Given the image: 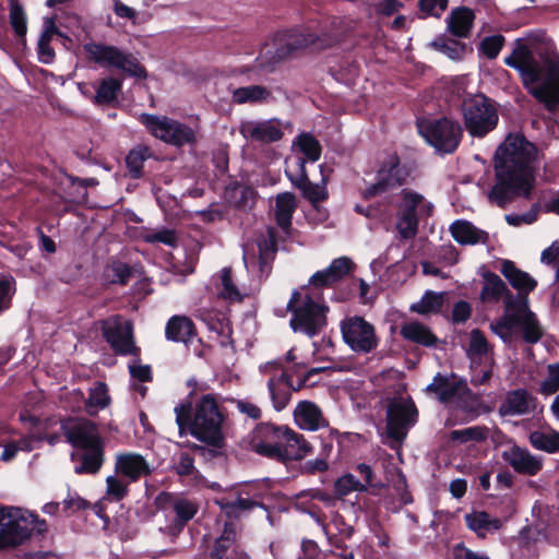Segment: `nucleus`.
Masks as SVG:
<instances>
[{
    "mask_svg": "<svg viewBox=\"0 0 559 559\" xmlns=\"http://www.w3.org/2000/svg\"><path fill=\"white\" fill-rule=\"evenodd\" d=\"M194 334V325L186 317H173L166 325V336L174 342L188 343Z\"/></svg>",
    "mask_w": 559,
    "mask_h": 559,
    "instance_id": "34",
    "label": "nucleus"
},
{
    "mask_svg": "<svg viewBox=\"0 0 559 559\" xmlns=\"http://www.w3.org/2000/svg\"><path fill=\"white\" fill-rule=\"evenodd\" d=\"M355 264L347 257H340L334 259L331 264L321 271L316 272L308 282V288L310 290H320L328 288L343 280L348 275Z\"/></svg>",
    "mask_w": 559,
    "mask_h": 559,
    "instance_id": "19",
    "label": "nucleus"
},
{
    "mask_svg": "<svg viewBox=\"0 0 559 559\" xmlns=\"http://www.w3.org/2000/svg\"><path fill=\"white\" fill-rule=\"evenodd\" d=\"M175 469L178 475L180 476H191L194 474V461L192 456L187 453L182 452L179 455V460L175 465Z\"/></svg>",
    "mask_w": 559,
    "mask_h": 559,
    "instance_id": "62",
    "label": "nucleus"
},
{
    "mask_svg": "<svg viewBox=\"0 0 559 559\" xmlns=\"http://www.w3.org/2000/svg\"><path fill=\"white\" fill-rule=\"evenodd\" d=\"M538 163L535 144L521 134H509L495 154L496 182L488 193L489 201L504 207L518 197L528 198Z\"/></svg>",
    "mask_w": 559,
    "mask_h": 559,
    "instance_id": "1",
    "label": "nucleus"
},
{
    "mask_svg": "<svg viewBox=\"0 0 559 559\" xmlns=\"http://www.w3.org/2000/svg\"><path fill=\"white\" fill-rule=\"evenodd\" d=\"M47 531L44 520L27 509L0 507V550H9L23 545L34 532Z\"/></svg>",
    "mask_w": 559,
    "mask_h": 559,
    "instance_id": "6",
    "label": "nucleus"
},
{
    "mask_svg": "<svg viewBox=\"0 0 559 559\" xmlns=\"http://www.w3.org/2000/svg\"><path fill=\"white\" fill-rule=\"evenodd\" d=\"M236 539V531L233 525H225L222 536L216 540L212 551V559H228V551Z\"/></svg>",
    "mask_w": 559,
    "mask_h": 559,
    "instance_id": "49",
    "label": "nucleus"
},
{
    "mask_svg": "<svg viewBox=\"0 0 559 559\" xmlns=\"http://www.w3.org/2000/svg\"><path fill=\"white\" fill-rule=\"evenodd\" d=\"M462 115L465 129L473 138H484L496 129L499 121L493 102L483 94L464 99Z\"/></svg>",
    "mask_w": 559,
    "mask_h": 559,
    "instance_id": "8",
    "label": "nucleus"
},
{
    "mask_svg": "<svg viewBox=\"0 0 559 559\" xmlns=\"http://www.w3.org/2000/svg\"><path fill=\"white\" fill-rule=\"evenodd\" d=\"M69 443L75 448L88 449L103 442L96 425L87 419H72L62 424Z\"/></svg>",
    "mask_w": 559,
    "mask_h": 559,
    "instance_id": "17",
    "label": "nucleus"
},
{
    "mask_svg": "<svg viewBox=\"0 0 559 559\" xmlns=\"http://www.w3.org/2000/svg\"><path fill=\"white\" fill-rule=\"evenodd\" d=\"M353 491H366V484H362L353 474L343 475L334 484V492L338 497H344Z\"/></svg>",
    "mask_w": 559,
    "mask_h": 559,
    "instance_id": "54",
    "label": "nucleus"
},
{
    "mask_svg": "<svg viewBox=\"0 0 559 559\" xmlns=\"http://www.w3.org/2000/svg\"><path fill=\"white\" fill-rule=\"evenodd\" d=\"M535 399L525 389L510 391L499 406L502 416H520L531 413Z\"/></svg>",
    "mask_w": 559,
    "mask_h": 559,
    "instance_id": "24",
    "label": "nucleus"
},
{
    "mask_svg": "<svg viewBox=\"0 0 559 559\" xmlns=\"http://www.w3.org/2000/svg\"><path fill=\"white\" fill-rule=\"evenodd\" d=\"M502 460L521 475L535 476L544 466L542 456L532 454L526 448L511 444L501 452Z\"/></svg>",
    "mask_w": 559,
    "mask_h": 559,
    "instance_id": "18",
    "label": "nucleus"
},
{
    "mask_svg": "<svg viewBox=\"0 0 559 559\" xmlns=\"http://www.w3.org/2000/svg\"><path fill=\"white\" fill-rule=\"evenodd\" d=\"M140 121L154 138L177 147L195 144L200 130L198 123L188 126L167 116L143 114Z\"/></svg>",
    "mask_w": 559,
    "mask_h": 559,
    "instance_id": "7",
    "label": "nucleus"
},
{
    "mask_svg": "<svg viewBox=\"0 0 559 559\" xmlns=\"http://www.w3.org/2000/svg\"><path fill=\"white\" fill-rule=\"evenodd\" d=\"M179 431L188 426L192 436L201 441L217 444L222 438L224 415L214 394H204L195 402L193 414L190 403L175 407Z\"/></svg>",
    "mask_w": 559,
    "mask_h": 559,
    "instance_id": "3",
    "label": "nucleus"
},
{
    "mask_svg": "<svg viewBox=\"0 0 559 559\" xmlns=\"http://www.w3.org/2000/svg\"><path fill=\"white\" fill-rule=\"evenodd\" d=\"M419 219L416 215H409L397 211L396 230L401 240H409L418 233Z\"/></svg>",
    "mask_w": 559,
    "mask_h": 559,
    "instance_id": "44",
    "label": "nucleus"
},
{
    "mask_svg": "<svg viewBox=\"0 0 559 559\" xmlns=\"http://www.w3.org/2000/svg\"><path fill=\"white\" fill-rule=\"evenodd\" d=\"M520 328L522 338L528 344H536L544 335L543 326L536 314L528 307V299L509 296L507 311L490 323V330L503 342L513 337V329Z\"/></svg>",
    "mask_w": 559,
    "mask_h": 559,
    "instance_id": "4",
    "label": "nucleus"
},
{
    "mask_svg": "<svg viewBox=\"0 0 559 559\" xmlns=\"http://www.w3.org/2000/svg\"><path fill=\"white\" fill-rule=\"evenodd\" d=\"M295 187L300 189L304 197L312 203L321 202L328 195L324 179L322 183H312L307 177L304 182H298Z\"/></svg>",
    "mask_w": 559,
    "mask_h": 559,
    "instance_id": "53",
    "label": "nucleus"
},
{
    "mask_svg": "<svg viewBox=\"0 0 559 559\" xmlns=\"http://www.w3.org/2000/svg\"><path fill=\"white\" fill-rule=\"evenodd\" d=\"M418 419V411L411 397L394 399L386 411V438L391 449H397Z\"/></svg>",
    "mask_w": 559,
    "mask_h": 559,
    "instance_id": "10",
    "label": "nucleus"
},
{
    "mask_svg": "<svg viewBox=\"0 0 559 559\" xmlns=\"http://www.w3.org/2000/svg\"><path fill=\"white\" fill-rule=\"evenodd\" d=\"M509 296L515 297L508 288L506 283L495 273H487L484 276V285L480 298L485 302H497L501 298L504 301V311H507V302Z\"/></svg>",
    "mask_w": 559,
    "mask_h": 559,
    "instance_id": "28",
    "label": "nucleus"
},
{
    "mask_svg": "<svg viewBox=\"0 0 559 559\" xmlns=\"http://www.w3.org/2000/svg\"><path fill=\"white\" fill-rule=\"evenodd\" d=\"M148 157L150 150L145 146H138L129 152L126 163L133 178H139L142 175L143 164Z\"/></svg>",
    "mask_w": 559,
    "mask_h": 559,
    "instance_id": "50",
    "label": "nucleus"
},
{
    "mask_svg": "<svg viewBox=\"0 0 559 559\" xmlns=\"http://www.w3.org/2000/svg\"><path fill=\"white\" fill-rule=\"evenodd\" d=\"M283 40H285L287 52L314 44V37L312 34H305L297 29L287 32L284 37H282V41Z\"/></svg>",
    "mask_w": 559,
    "mask_h": 559,
    "instance_id": "55",
    "label": "nucleus"
},
{
    "mask_svg": "<svg viewBox=\"0 0 559 559\" xmlns=\"http://www.w3.org/2000/svg\"><path fill=\"white\" fill-rule=\"evenodd\" d=\"M122 87V81L117 78L104 79L95 95V102L98 104H108L116 99Z\"/></svg>",
    "mask_w": 559,
    "mask_h": 559,
    "instance_id": "45",
    "label": "nucleus"
},
{
    "mask_svg": "<svg viewBox=\"0 0 559 559\" xmlns=\"http://www.w3.org/2000/svg\"><path fill=\"white\" fill-rule=\"evenodd\" d=\"M293 415L295 424L302 430L317 431L329 426L321 408L311 401H300Z\"/></svg>",
    "mask_w": 559,
    "mask_h": 559,
    "instance_id": "21",
    "label": "nucleus"
},
{
    "mask_svg": "<svg viewBox=\"0 0 559 559\" xmlns=\"http://www.w3.org/2000/svg\"><path fill=\"white\" fill-rule=\"evenodd\" d=\"M340 329L344 343L357 354H368L378 346L374 326L362 317L345 318Z\"/></svg>",
    "mask_w": 559,
    "mask_h": 559,
    "instance_id": "14",
    "label": "nucleus"
},
{
    "mask_svg": "<svg viewBox=\"0 0 559 559\" xmlns=\"http://www.w3.org/2000/svg\"><path fill=\"white\" fill-rule=\"evenodd\" d=\"M285 174L294 186L298 182H304L308 177L306 158L293 152L285 160Z\"/></svg>",
    "mask_w": 559,
    "mask_h": 559,
    "instance_id": "42",
    "label": "nucleus"
},
{
    "mask_svg": "<svg viewBox=\"0 0 559 559\" xmlns=\"http://www.w3.org/2000/svg\"><path fill=\"white\" fill-rule=\"evenodd\" d=\"M217 294L221 298L229 301H241L248 295L249 289L246 284H236L231 277L230 269H223L217 283Z\"/></svg>",
    "mask_w": 559,
    "mask_h": 559,
    "instance_id": "31",
    "label": "nucleus"
},
{
    "mask_svg": "<svg viewBox=\"0 0 559 559\" xmlns=\"http://www.w3.org/2000/svg\"><path fill=\"white\" fill-rule=\"evenodd\" d=\"M316 290H295L287 304V310L292 313L289 325L294 332L304 333L310 337L321 333L328 325L329 306L320 301Z\"/></svg>",
    "mask_w": 559,
    "mask_h": 559,
    "instance_id": "5",
    "label": "nucleus"
},
{
    "mask_svg": "<svg viewBox=\"0 0 559 559\" xmlns=\"http://www.w3.org/2000/svg\"><path fill=\"white\" fill-rule=\"evenodd\" d=\"M84 50L88 60L104 68H114L130 76L143 78L146 74L132 53L116 46L88 43L84 45Z\"/></svg>",
    "mask_w": 559,
    "mask_h": 559,
    "instance_id": "9",
    "label": "nucleus"
},
{
    "mask_svg": "<svg viewBox=\"0 0 559 559\" xmlns=\"http://www.w3.org/2000/svg\"><path fill=\"white\" fill-rule=\"evenodd\" d=\"M115 472L132 483L148 475L151 473V467L141 454L126 452L117 454Z\"/></svg>",
    "mask_w": 559,
    "mask_h": 559,
    "instance_id": "20",
    "label": "nucleus"
},
{
    "mask_svg": "<svg viewBox=\"0 0 559 559\" xmlns=\"http://www.w3.org/2000/svg\"><path fill=\"white\" fill-rule=\"evenodd\" d=\"M501 273L508 280L510 285L518 290L515 298L527 299V295L533 292L537 282L527 272L515 266L510 260H504L501 265Z\"/></svg>",
    "mask_w": 559,
    "mask_h": 559,
    "instance_id": "23",
    "label": "nucleus"
},
{
    "mask_svg": "<svg viewBox=\"0 0 559 559\" xmlns=\"http://www.w3.org/2000/svg\"><path fill=\"white\" fill-rule=\"evenodd\" d=\"M453 556L454 559H490L484 552L474 551L464 544H457L454 546Z\"/></svg>",
    "mask_w": 559,
    "mask_h": 559,
    "instance_id": "64",
    "label": "nucleus"
},
{
    "mask_svg": "<svg viewBox=\"0 0 559 559\" xmlns=\"http://www.w3.org/2000/svg\"><path fill=\"white\" fill-rule=\"evenodd\" d=\"M103 334L114 350L121 355L135 354L132 324L121 317H111L103 322Z\"/></svg>",
    "mask_w": 559,
    "mask_h": 559,
    "instance_id": "15",
    "label": "nucleus"
},
{
    "mask_svg": "<svg viewBox=\"0 0 559 559\" xmlns=\"http://www.w3.org/2000/svg\"><path fill=\"white\" fill-rule=\"evenodd\" d=\"M448 0H419L423 12L439 17L448 8Z\"/></svg>",
    "mask_w": 559,
    "mask_h": 559,
    "instance_id": "60",
    "label": "nucleus"
},
{
    "mask_svg": "<svg viewBox=\"0 0 559 559\" xmlns=\"http://www.w3.org/2000/svg\"><path fill=\"white\" fill-rule=\"evenodd\" d=\"M180 525L191 520L198 511V506L188 499L176 498L171 503Z\"/></svg>",
    "mask_w": 559,
    "mask_h": 559,
    "instance_id": "56",
    "label": "nucleus"
},
{
    "mask_svg": "<svg viewBox=\"0 0 559 559\" xmlns=\"http://www.w3.org/2000/svg\"><path fill=\"white\" fill-rule=\"evenodd\" d=\"M432 45L451 59H457L464 51L465 46L456 40L438 38Z\"/></svg>",
    "mask_w": 559,
    "mask_h": 559,
    "instance_id": "58",
    "label": "nucleus"
},
{
    "mask_svg": "<svg viewBox=\"0 0 559 559\" xmlns=\"http://www.w3.org/2000/svg\"><path fill=\"white\" fill-rule=\"evenodd\" d=\"M472 314V307L467 301L461 300L456 302L452 310V321L454 323L466 322Z\"/></svg>",
    "mask_w": 559,
    "mask_h": 559,
    "instance_id": "63",
    "label": "nucleus"
},
{
    "mask_svg": "<svg viewBox=\"0 0 559 559\" xmlns=\"http://www.w3.org/2000/svg\"><path fill=\"white\" fill-rule=\"evenodd\" d=\"M407 176L408 173L400 165L399 157L391 155L379 169L377 182L369 186L364 195L365 198H372L395 189L406 181Z\"/></svg>",
    "mask_w": 559,
    "mask_h": 559,
    "instance_id": "16",
    "label": "nucleus"
},
{
    "mask_svg": "<svg viewBox=\"0 0 559 559\" xmlns=\"http://www.w3.org/2000/svg\"><path fill=\"white\" fill-rule=\"evenodd\" d=\"M140 238L147 243H163L168 247H175L178 238L174 229L160 227L156 229H143Z\"/></svg>",
    "mask_w": 559,
    "mask_h": 559,
    "instance_id": "41",
    "label": "nucleus"
},
{
    "mask_svg": "<svg viewBox=\"0 0 559 559\" xmlns=\"http://www.w3.org/2000/svg\"><path fill=\"white\" fill-rule=\"evenodd\" d=\"M488 437V429L486 427L474 426L467 427L460 430H452L450 432V439L460 443L468 441H484Z\"/></svg>",
    "mask_w": 559,
    "mask_h": 559,
    "instance_id": "51",
    "label": "nucleus"
},
{
    "mask_svg": "<svg viewBox=\"0 0 559 559\" xmlns=\"http://www.w3.org/2000/svg\"><path fill=\"white\" fill-rule=\"evenodd\" d=\"M425 392L443 404H453L462 409L467 408L468 402L475 397L466 381L454 373H437Z\"/></svg>",
    "mask_w": 559,
    "mask_h": 559,
    "instance_id": "12",
    "label": "nucleus"
},
{
    "mask_svg": "<svg viewBox=\"0 0 559 559\" xmlns=\"http://www.w3.org/2000/svg\"><path fill=\"white\" fill-rule=\"evenodd\" d=\"M466 526L476 533L480 538H485L488 533L497 532L502 526V521L493 518L484 511H473L464 516Z\"/></svg>",
    "mask_w": 559,
    "mask_h": 559,
    "instance_id": "30",
    "label": "nucleus"
},
{
    "mask_svg": "<svg viewBox=\"0 0 559 559\" xmlns=\"http://www.w3.org/2000/svg\"><path fill=\"white\" fill-rule=\"evenodd\" d=\"M297 206L296 197L293 193H282V242L285 240L284 236L290 237L292 229V214Z\"/></svg>",
    "mask_w": 559,
    "mask_h": 559,
    "instance_id": "48",
    "label": "nucleus"
},
{
    "mask_svg": "<svg viewBox=\"0 0 559 559\" xmlns=\"http://www.w3.org/2000/svg\"><path fill=\"white\" fill-rule=\"evenodd\" d=\"M312 450L306 438L290 428H282V460H301Z\"/></svg>",
    "mask_w": 559,
    "mask_h": 559,
    "instance_id": "25",
    "label": "nucleus"
},
{
    "mask_svg": "<svg viewBox=\"0 0 559 559\" xmlns=\"http://www.w3.org/2000/svg\"><path fill=\"white\" fill-rule=\"evenodd\" d=\"M240 133L246 139L259 142H273L280 139V121L270 119L264 121H243Z\"/></svg>",
    "mask_w": 559,
    "mask_h": 559,
    "instance_id": "22",
    "label": "nucleus"
},
{
    "mask_svg": "<svg viewBox=\"0 0 559 559\" xmlns=\"http://www.w3.org/2000/svg\"><path fill=\"white\" fill-rule=\"evenodd\" d=\"M35 437L25 436L17 442H9L4 445L3 451L0 455V460L9 462L13 460L19 451L31 452L34 449Z\"/></svg>",
    "mask_w": 559,
    "mask_h": 559,
    "instance_id": "52",
    "label": "nucleus"
},
{
    "mask_svg": "<svg viewBox=\"0 0 559 559\" xmlns=\"http://www.w3.org/2000/svg\"><path fill=\"white\" fill-rule=\"evenodd\" d=\"M503 43L504 38L502 35L489 36L481 40L480 49L486 57L495 59L499 55Z\"/></svg>",
    "mask_w": 559,
    "mask_h": 559,
    "instance_id": "59",
    "label": "nucleus"
},
{
    "mask_svg": "<svg viewBox=\"0 0 559 559\" xmlns=\"http://www.w3.org/2000/svg\"><path fill=\"white\" fill-rule=\"evenodd\" d=\"M474 19V12L471 9L456 8L447 17L448 31L455 37L466 38L473 28Z\"/></svg>",
    "mask_w": 559,
    "mask_h": 559,
    "instance_id": "29",
    "label": "nucleus"
},
{
    "mask_svg": "<svg viewBox=\"0 0 559 559\" xmlns=\"http://www.w3.org/2000/svg\"><path fill=\"white\" fill-rule=\"evenodd\" d=\"M292 150L296 154H302L306 159L314 163L320 159L322 146L311 133H300L293 141Z\"/></svg>",
    "mask_w": 559,
    "mask_h": 559,
    "instance_id": "33",
    "label": "nucleus"
},
{
    "mask_svg": "<svg viewBox=\"0 0 559 559\" xmlns=\"http://www.w3.org/2000/svg\"><path fill=\"white\" fill-rule=\"evenodd\" d=\"M504 63L519 71L531 94L549 110L559 105V62L536 59L528 46L518 39Z\"/></svg>",
    "mask_w": 559,
    "mask_h": 559,
    "instance_id": "2",
    "label": "nucleus"
},
{
    "mask_svg": "<svg viewBox=\"0 0 559 559\" xmlns=\"http://www.w3.org/2000/svg\"><path fill=\"white\" fill-rule=\"evenodd\" d=\"M110 403L107 386L103 382L95 383L90 389L88 397L85 400L84 409L88 415H97Z\"/></svg>",
    "mask_w": 559,
    "mask_h": 559,
    "instance_id": "37",
    "label": "nucleus"
},
{
    "mask_svg": "<svg viewBox=\"0 0 559 559\" xmlns=\"http://www.w3.org/2000/svg\"><path fill=\"white\" fill-rule=\"evenodd\" d=\"M130 481L120 474L109 475L106 478V496L109 501H120L128 493V486Z\"/></svg>",
    "mask_w": 559,
    "mask_h": 559,
    "instance_id": "43",
    "label": "nucleus"
},
{
    "mask_svg": "<svg viewBox=\"0 0 559 559\" xmlns=\"http://www.w3.org/2000/svg\"><path fill=\"white\" fill-rule=\"evenodd\" d=\"M269 96L270 91L267 88L260 85H250L236 88L233 92L231 99L236 104H254L266 100Z\"/></svg>",
    "mask_w": 559,
    "mask_h": 559,
    "instance_id": "39",
    "label": "nucleus"
},
{
    "mask_svg": "<svg viewBox=\"0 0 559 559\" xmlns=\"http://www.w3.org/2000/svg\"><path fill=\"white\" fill-rule=\"evenodd\" d=\"M559 257V240H555L549 247L543 250L540 261L547 265H554L557 267L556 278H559V266L557 265Z\"/></svg>",
    "mask_w": 559,
    "mask_h": 559,
    "instance_id": "61",
    "label": "nucleus"
},
{
    "mask_svg": "<svg viewBox=\"0 0 559 559\" xmlns=\"http://www.w3.org/2000/svg\"><path fill=\"white\" fill-rule=\"evenodd\" d=\"M81 463L74 466L76 474H96L104 463V443L83 449Z\"/></svg>",
    "mask_w": 559,
    "mask_h": 559,
    "instance_id": "35",
    "label": "nucleus"
},
{
    "mask_svg": "<svg viewBox=\"0 0 559 559\" xmlns=\"http://www.w3.org/2000/svg\"><path fill=\"white\" fill-rule=\"evenodd\" d=\"M9 17H10V24L12 28L14 29L15 34L24 38L27 32V17L26 13L19 2V0H9Z\"/></svg>",
    "mask_w": 559,
    "mask_h": 559,
    "instance_id": "47",
    "label": "nucleus"
},
{
    "mask_svg": "<svg viewBox=\"0 0 559 559\" xmlns=\"http://www.w3.org/2000/svg\"><path fill=\"white\" fill-rule=\"evenodd\" d=\"M276 250V233L273 229H267L255 240L246 241L242 246V260L247 272L259 277L269 274Z\"/></svg>",
    "mask_w": 559,
    "mask_h": 559,
    "instance_id": "11",
    "label": "nucleus"
},
{
    "mask_svg": "<svg viewBox=\"0 0 559 559\" xmlns=\"http://www.w3.org/2000/svg\"><path fill=\"white\" fill-rule=\"evenodd\" d=\"M454 240L461 245L486 243L488 233L474 226L471 222L457 219L450 226Z\"/></svg>",
    "mask_w": 559,
    "mask_h": 559,
    "instance_id": "27",
    "label": "nucleus"
},
{
    "mask_svg": "<svg viewBox=\"0 0 559 559\" xmlns=\"http://www.w3.org/2000/svg\"><path fill=\"white\" fill-rule=\"evenodd\" d=\"M468 355L472 359L486 358L490 360V364L493 362L491 357V347L484 333L478 329H474L471 332Z\"/></svg>",
    "mask_w": 559,
    "mask_h": 559,
    "instance_id": "40",
    "label": "nucleus"
},
{
    "mask_svg": "<svg viewBox=\"0 0 559 559\" xmlns=\"http://www.w3.org/2000/svg\"><path fill=\"white\" fill-rule=\"evenodd\" d=\"M444 301V293L428 290L421 299L411 306V311L418 314L437 313L441 310Z\"/></svg>",
    "mask_w": 559,
    "mask_h": 559,
    "instance_id": "38",
    "label": "nucleus"
},
{
    "mask_svg": "<svg viewBox=\"0 0 559 559\" xmlns=\"http://www.w3.org/2000/svg\"><path fill=\"white\" fill-rule=\"evenodd\" d=\"M539 390L545 395H550L559 390V362L548 365L547 377L540 382Z\"/></svg>",
    "mask_w": 559,
    "mask_h": 559,
    "instance_id": "57",
    "label": "nucleus"
},
{
    "mask_svg": "<svg viewBox=\"0 0 559 559\" xmlns=\"http://www.w3.org/2000/svg\"><path fill=\"white\" fill-rule=\"evenodd\" d=\"M533 448L547 453L559 452V431L554 429L536 430L530 433Z\"/></svg>",
    "mask_w": 559,
    "mask_h": 559,
    "instance_id": "36",
    "label": "nucleus"
},
{
    "mask_svg": "<svg viewBox=\"0 0 559 559\" xmlns=\"http://www.w3.org/2000/svg\"><path fill=\"white\" fill-rule=\"evenodd\" d=\"M215 502L219 506V508L228 515V516H239L241 512L248 511L254 507L261 506V503L248 499V498H237L234 501H229L225 498L216 499Z\"/></svg>",
    "mask_w": 559,
    "mask_h": 559,
    "instance_id": "46",
    "label": "nucleus"
},
{
    "mask_svg": "<svg viewBox=\"0 0 559 559\" xmlns=\"http://www.w3.org/2000/svg\"><path fill=\"white\" fill-rule=\"evenodd\" d=\"M400 332L405 340L423 346H435L438 341L431 330L418 321L405 322Z\"/></svg>",
    "mask_w": 559,
    "mask_h": 559,
    "instance_id": "32",
    "label": "nucleus"
},
{
    "mask_svg": "<svg viewBox=\"0 0 559 559\" xmlns=\"http://www.w3.org/2000/svg\"><path fill=\"white\" fill-rule=\"evenodd\" d=\"M433 210V204L423 194L411 189H402L401 203L399 205L400 212L416 215L420 219L431 216Z\"/></svg>",
    "mask_w": 559,
    "mask_h": 559,
    "instance_id": "26",
    "label": "nucleus"
},
{
    "mask_svg": "<svg viewBox=\"0 0 559 559\" xmlns=\"http://www.w3.org/2000/svg\"><path fill=\"white\" fill-rule=\"evenodd\" d=\"M418 129L425 140L442 153L454 152L463 134L460 123L448 118L423 121L418 124Z\"/></svg>",
    "mask_w": 559,
    "mask_h": 559,
    "instance_id": "13",
    "label": "nucleus"
}]
</instances>
